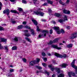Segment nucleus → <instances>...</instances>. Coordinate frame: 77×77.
<instances>
[{
  "label": "nucleus",
  "instance_id": "f257e3e1",
  "mask_svg": "<svg viewBox=\"0 0 77 77\" xmlns=\"http://www.w3.org/2000/svg\"><path fill=\"white\" fill-rule=\"evenodd\" d=\"M39 61H40V59L39 58H37L36 60H34L33 61H32L29 63V65L31 66H33L35 64H36V63H38V62H39Z\"/></svg>",
  "mask_w": 77,
  "mask_h": 77
},
{
  "label": "nucleus",
  "instance_id": "f03ea898",
  "mask_svg": "<svg viewBox=\"0 0 77 77\" xmlns=\"http://www.w3.org/2000/svg\"><path fill=\"white\" fill-rule=\"evenodd\" d=\"M75 60H73L71 64V66L72 67H73V68H74L75 69V72L76 74H77V66H76L74 65V64H75Z\"/></svg>",
  "mask_w": 77,
  "mask_h": 77
},
{
  "label": "nucleus",
  "instance_id": "7ed1b4c3",
  "mask_svg": "<svg viewBox=\"0 0 77 77\" xmlns=\"http://www.w3.org/2000/svg\"><path fill=\"white\" fill-rule=\"evenodd\" d=\"M42 34L41 35H39L38 37L39 38H41V37H45L46 36V34L48 33V31L47 30L43 31Z\"/></svg>",
  "mask_w": 77,
  "mask_h": 77
},
{
  "label": "nucleus",
  "instance_id": "20e7f679",
  "mask_svg": "<svg viewBox=\"0 0 77 77\" xmlns=\"http://www.w3.org/2000/svg\"><path fill=\"white\" fill-rule=\"evenodd\" d=\"M55 55L57 57H60V58H62V57L65 58L66 57V55L65 54H64L63 55H62L59 54L57 53H55Z\"/></svg>",
  "mask_w": 77,
  "mask_h": 77
},
{
  "label": "nucleus",
  "instance_id": "39448f33",
  "mask_svg": "<svg viewBox=\"0 0 77 77\" xmlns=\"http://www.w3.org/2000/svg\"><path fill=\"white\" fill-rule=\"evenodd\" d=\"M25 28L26 29H30V32H32L31 34H32V35H36V33L34 31L33 29H30V27L27 26H25Z\"/></svg>",
  "mask_w": 77,
  "mask_h": 77
},
{
  "label": "nucleus",
  "instance_id": "423d86ee",
  "mask_svg": "<svg viewBox=\"0 0 77 77\" xmlns=\"http://www.w3.org/2000/svg\"><path fill=\"white\" fill-rule=\"evenodd\" d=\"M3 12L4 14H7V16H8V18H10V16H9V14L10 13V11H9V10L8 9H6L5 10H4Z\"/></svg>",
  "mask_w": 77,
  "mask_h": 77
},
{
  "label": "nucleus",
  "instance_id": "0eeeda50",
  "mask_svg": "<svg viewBox=\"0 0 77 77\" xmlns=\"http://www.w3.org/2000/svg\"><path fill=\"white\" fill-rule=\"evenodd\" d=\"M58 41H59V38H56L53 41H50L48 44V45H51V44H53V43H55V42H57Z\"/></svg>",
  "mask_w": 77,
  "mask_h": 77
},
{
  "label": "nucleus",
  "instance_id": "6e6552de",
  "mask_svg": "<svg viewBox=\"0 0 77 77\" xmlns=\"http://www.w3.org/2000/svg\"><path fill=\"white\" fill-rule=\"evenodd\" d=\"M67 16L66 15L64 16V20L62 19H60V20H59V21L60 23H63V21H67L68 20V19L67 18Z\"/></svg>",
  "mask_w": 77,
  "mask_h": 77
},
{
  "label": "nucleus",
  "instance_id": "1a4fd4ad",
  "mask_svg": "<svg viewBox=\"0 0 77 77\" xmlns=\"http://www.w3.org/2000/svg\"><path fill=\"white\" fill-rule=\"evenodd\" d=\"M54 30L57 32V34H60V31L59 30V27L57 26H55L54 27Z\"/></svg>",
  "mask_w": 77,
  "mask_h": 77
},
{
  "label": "nucleus",
  "instance_id": "9d476101",
  "mask_svg": "<svg viewBox=\"0 0 77 77\" xmlns=\"http://www.w3.org/2000/svg\"><path fill=\"white\" fill-rule=\"evenodd\" d=\"M34 14H35L36 15H41V17H42L44 15V13H42V12H39L38 11H34Z\"/></svg>",
  "mask_w": 77,
  "mask_h": 77
},
{
  "label": "nucleus",
  "instance_id": "9b49d317",
  "mask_svg": "<svg viewBox=\"0 0 77 77\" xmlns=\"http://www.w3.org/2000/svg\"><path fill=\"white\" fill-rule=\"evenodd\" d=\"M77 32H75L72 34V36L70 37V39H74L77 37Z\"/></svg>",
  "mask_w": 77,
  "mask_h": 77
},
{
  "label": "nucleus",
  "instance_id": "f8f14e48",
  "mask_svg": "<svg viewBox=\"0 0 77 77\" xmlns=\"http://www.w3.org/2000/svg\"><path fill=\"white\" fill-rule=\"evenodd\" d=\"M68 66V64L66 63H63L61 65H60V68H66V66Z\"/></svg>",
  "mask_w": 77,
  "mask_h": 77
},
{
  "label": "nucleus",
  "instance_id": "ddd939ff",
  "mask_svg": "<svg viewBox=\"0 0 77 77\" xmlns=\"http://www.w3.org/2000/svg\"><path fill=\"white\" fill-rule=\"evenodd\" d=\"M68 74L69 77H72L71 76V75H72V76H74V77H75V73L72 72H69L68 73Z\"/></svg>",
  "mask_w": 77,
  "mask_h": 77
},
{
  "label": "nucleus",
  "instance_id": "4468645a",
  "mask_svg": "<svg viewBox=\"0 0 77 77\" xmlns=\"http://www.w3.org/2000/svg\"><path fill=\"white\" fill-rule=\"evenodd\" d=\"M52 47L54 48H56L57 50H61V48L58 47L57 45H52Z\"/></svg>",
  "mask_w": 77,
  "mask_h": 77
},
{
  "label": "nucleus",
  "instance_id": "2eb2a0df",
  "mask_svg": "<svg viewBox=\"0 0 77 77\" xmlns=\"http://www.w3.org/2000/svg\"><path fill=\"white\" fill-rule=\"evenodd\" d=\"M32 22L34 24L35 26H37V25H38V22L36 21V20H35L34 19H32Z\"/></svg>",
  "mask_w": 77,
  "mask_h": 77
},
{
  "label": "nucleus",
  "instance_id": "dca6fc26",
  "mask_svg": "<svg viewBox=\"0 0 77 77\" xmlns=\"http://www.w3.org/2000/svg\"><path fill=\"white\" fill-rule=\"evenodd\" d=\"M73 45L72 44H69L68 45H66V46L67 48H71L72 47Z\"/></svg>",
  "mask_w": 77,
  "mask_h": 77
},
{
  "label": "nucleus",
  "instance_id": "f3484780",
  "mask_svg": "<svg viewBox=\"0 0 77 77\" xmlns=\"http://www.w3.org/2000/svg\"><path fill=\"white\" fill-rule=\"evenodd\" d=\"M55 69L57 73H60V68L56 67Z\"/></svg>",
  "mask_w": 77,
  "mask_h": 77
},
{
  "label": "nucleus",
  "instance_id": "a211bd4d",
  "mask_svg": "<svg viewBox=\"0 0 77 77\" xmlns=\"http://www.w3.org/2000/svg\"><path fill=\"white\" fill-rule=\"evenodd\" d=\"M34 9L35 10V11H43V9H41L40 8H34Z\"/></svg>",
  "mask_w": 77,
  "mask_h": 77
},
{
  "label": "nucleus",
  "instance_id": "6ab92c4d",
  "mask_svg": "<svg viewBox=\"0 0 77 77\" xmlns=\"http://www.w3.org/2000/svg\"><path fill=\"white\" fill-rule=\"evenodd\" d=\"M1 42H6L7 41V39L5 38H1Z\"/></svg>",
  "mask_w": 77,
  "mask_h": 77
},
{
  "label": "nucleus",
  "instance_id": "aec40b11",
  "mask_svg": "<svg viewBox=\"0 0 77 77\" xmlns=\"http://www.w3.org/2000/svg\"><path fill=\"white\" fill-rule=\"evenodd\" d=\"M23 28V26L20 25L17 27V29H22Z\"/></svg>",
  "mask_w": 77,
  "mask_h": 77
},
{
  "label": "nucleus",
  "instance_id": "412c9836",
  "mask_svg": "<svg viewBox=\"0 0 77 77\" xmlns=\"http://www.w3.org/2000/svg\"><path fill=\"white\" fill-rule=\"evenodd\" d=\"M25 39H26V41H28V42H31V40L29 38H27V37H26L25 38Z\"/></svg>",
  "mask_w": 77,
  "mask_h": 77
},
{
  "label": "nucleus",
  "instance_id": "4be33fe9",
  "mask_svg": "<svg viewBox=\"0 0 77 77\" xmlns=\"http://www.w3.org/2000/svg\"><path fill=\"white\" fill-rule=\"evenodd\" d=\"M64 75L63 73H61L59 75H58V77H63Z\"/></svg>",
  "mask_w": 77,
  "mask_h": 77
},
{
  "label": "nucleus",
  "instance_id": "5701e85b",
  "mask_svg": "<svg viewBox=\"0 0 77 77\" xmlns=\"http://www.w3.org/2000/svg\"><path fill=\"white\" fill-rule=\"evenodd\" d=\"M17 49V47L16 46H14L12 48V50H16Z\"/></svg>",
  "mask_w": 77,
  "mask_h": 77
},
{
  "label": "nucleus",
  "instance_id": "b1692460",
  "mask_svg": "<svg viewBox=\"0 0 77 77\" xmlns=\"http://www.w3.org/2000/svg\"><path fill=\"white\" fill-rule=\"evenodd\" d=\"M37 31H38V32H41V31H42V30L39 29V27L38 26H37Z\"/></svg>",
  "mask_w": 77,
  "mask_h": 77
},
{
  "label": "nucleus",
  "instance_id": "393cba45",
  "mask_svg": "<svg viewBox=\"0 0 77 77\" xmlns=\"http://www.w3.org/2000/svg\"><path fill=\"white\" fill-rule=\"evenodd\" d=\"M25 36L26 37H29V36H30L31 35L29 33H28V34H25Z\"/></svg>",
  "mask_w": 77,
  "mask_h": 77
},
{
  "label": "nucleus",
  "instance_id": "a878e982",
  "mask_svg": "<svg viewBox=\"0 0 77 77\" xmlns=\"http://www.w3.org/2000/svg\"><path fill=\"white\" fill-rule=\"evenodd\" d=\"M12 13H14L15 14H16V13H17V11L15 10H11L10 11Z\"/></svg>",
  "mask_w": 77,
  "mask_h": 77
},
{
  "label": "nucleus",
  "instance_id": "bb28decb",
  "mask_svg": "<svg viewBox=\"0 0 77 77\" xmlns=\"http://www.w3.org/2000/svg\"><path fill=\"white\" fill-rule=\"evenodd\" d=\"M18 37H16L14 38V40L16 42V41H18Z\"/></svg>",
  "mask_w": 77,
  "mask_h": 77
},
{
  "label": "nucleus",
  "instance_id": "cd10ccee",
  "mask_svg": "<svg viewBox=\"0 0 77 77\" xmlns=\"http://www.w3.org/2000/svg\"><path fill=\"white\" fill-rule=\"evenodd\" d=\"M36 68L38 69H42V68L41 66H36Z\"/></svg>",
  "mask_w": 77,
  "mask_h": 77
},
{
  "label": "nucleus",
  "instance_id": "c85d7f7f",
  "mask_svg": "<svg viewBox=\"0 0 77 77\" xmlns=\"http://www.w3.org/2000/svg\"><path fill=\"white\" fill-rule=\"evenodd\" d=\"M55 15L56 16V17H60V14H59L58 13H55Z\"/></svg>",
  "mask_w": 77,
  "mask_h": 77
},
{
  "label": "nucleus",
  "instance_id": "c756f323",
  "mask_svg": "<svg viewBox=\"0 0 77 77\" xmlns=\"http://www.w3.org/2000/svg\"><path fill=\"white\" fill-rule=\"evenodd\" d=\"M42 59H43V60L45 62H46V61H47V58L46 57H43L42 58Z\"/></svg>",
  "mask_w": 77,
  "mask_h": 77
},
{
  "label": "nucleus",
  "instance_id": "7c9ffc66",
  "mask_svg": "<svg viewBox=\"0 0 77 77\" xmlns=\"http://www.w3.org/2000/svg\"><path fill=\"white\" fill-rule=\"evenodd\" d=\"M4 30H5V29H4L3 27H2L1 26H0V31Z\"/></svg>",
  "mask_w": 77,
  "mask_h": 77
},
{
  "label": "nucleus",
  "instance_id": "2f4dec72",
  "mask_svg": "<svg viewBox=\"0 0 77 77\" xmlns=\"http://www.w3.org/2000/svg\"><path fill=\"white\" fill-rule=\"evenodd\" d=\"M1 42H0V43ZM3 49V46L1 44H0V49Z\"/></svg>",
  "mask_w": 77,
  "mask_h": 77
},
{
  "label": "nucleus",
  "instance_id": "473e14b6",
  "mask_svg": "<svg viewBox=\"0 0 77 77\" xmlns=\"http://www.w3.org/2000/svg\"><path fill=\"white\" fill-rule=\"evenodd\" d=\"M48 2V3H50V4H51H51H52V3H53V2H52L50 1L49 0H48L47 1Z\"/></svg>",
  "mask_w": 77,
  "mask_h": 77
},
{
  "label": "nucleus",
  "instance_id": "72a5a7b5",
  "mask_svg": "<svg viewBox=\"0 0 77 77\" xmlns=\"http://www.w3.org/2000/svg\"><path fill=\"white\" fill-rule=\"evenodd\" d=\"M59 3L60 4H61V5H64V4L63 3L62 1H61V0L59 1Z\"/></svg>",
  "mask_w": 77,
  "mask_h": 77
},
{
  "label": "nucleus",
  "instance_id": "f704fd0d",
  "mask_svg": "<svg viewBox=\"0 0 77 77\" xmlns=\"http://www.w3.org/2000/svg\"><path fill=\"white\" fill-rule=\"evenodd\" d=\"M61 32L62 33H65V31L64 30H63V29H61Z\"/></svg>",
  "mask_w": 77,
  "mask_h": 77
},
{
  "label": "nucleus",
  "instance_id": "c9c22d12",
  "mask_svg": "<svg viewBox=\"0 0 77 77\" xmlns=\"http://www.w3.org/2000/svg\"><path fill=\"white\" fill-rule=\"evenodd\" d=\"M67 12V11H66V10L64 9L63 10V13H64V14H66Z\"/></svg>",
  "mask_w": 77,
  "mask_h": 77
},
{
  "label": "nucleus",
  "instance_id": "e433bc0d",
  "mask_svg": "<svg viewBox=\"0 0 77 77\" xmlns=\"http://www.w3.org/2000/svg\"><path fill=\"white\" fill-rule=\"evenodd\" d=\"M42 65L43 66H44L45 67L46 66H47V64L45 63H42Z\"/></svg>",
  "mask_w": 77,
  "mask_h": 77
},
{
  "label": "nucleus",
  "instance_id": "4c0bfd02",
  "mask_svg": "<svg viewBox=\"0 0 77 77\" xmlns=\"http://www.w3.org/2000/svg\"><path fill=\"white\" fill-rule=\"evenodd\" d=\"M2 3L0 2V10L2 9Z\"/></svg>",
  "mask_w": 77,
  "mask_h": 77
},
{
  "label": "nucleus",
  "instance_id": "58836bf2",
  "mask_svg": "<svg viewBox=\"0 0 77 77\" xmlns=\"http://www.w3.org/2000/svg\"><path fill=\"white\" fill-rule=\"evenodd\" d=\"M22 60H23V61L24 62H26V59H25V58H23L22 59Z\"/></svg>",
  "mask_w": 77,
  "mask_h": 77
},
{
  "label": "nucleus",
  "instance_id": "ea45409f",
  "mask_svg": "<svg viewBox=\"0 0 77 77\" xmlns=\"http://www.w3.org/2000/svg\"><path fill=\"white\" fill-rule=\"evenodd\" d=\"M52 12V11L51 9H49L48 11V13H51V12Z\"/></svg>",
  "mask_w": 77,
  "mask_h": 77
},
{
  "label": "nucleus",
  "instance_id": "a19ab883",
  "mask_svg": "<svg viewBox=\"0 0 77 77\" xmlns=\"http://www.w3.org/2000/svg\"><path fill=\"white\" fill-rule=\"evenodd\" d=\"M42 55L43 56H46V54L44 52H43L42 53Z\"/></svg>",
  "mask_w": 77,
  "mask_h": 77
},
{
  "label": "nucleus",
  "instance_id": "79ce46f5",
  "mask_svg": "<svg viewBox=\"0 0 77 77\" xmlns=\"http://www.w3.org/2000/svg\"><path fill=\"white\" fill-rule=\"evenodd\" d=\"M18 9L19 11H23V9L21 8H19Z\"/></svg>",
  "mask_w": 77,
  "mask_h": 77
},
{
  "label": "nucleus",
  "instance_id": "37998d69",
  "mask_svg": "<svg viewBox=\"0 0 77 77\" xmlns=\"http://www.w3.org/2000/svg\"><path fill=\"white\" fill-rule=\"evenodd\" d=\"M10 71L11 72H14V69H10Z\"/></svg>",
  "mask_w": 77,
  "mask_h": 77
},
{
  "label": "nucleus",
  "instance_id": "c03bdc74",
  "mask_svg": "<svg viewBox=\"0 0 77 77\" xmlns=\"http://www.w3.org/2000/svg\"><path fill=\"white\" fill-rule=\"evenodd\" d=\"M5 49L6 50H7V51H8V47L6 46L5 47Z\"/></svg>",
  "mask_w": 77,
  "mask_h": 77
},
{
  "label": "nucleus",
  "instance_id": "a18cd8bd",
  "mask_svg": "<svg viewBox=\"0 0 77 77\" xmlns=\"http://www.w3.org/2000/svg\"><path fill=\"white\" fill-rule=\"evenodd\" d=\"M49 32L51 34H52V33H53V30L51 29L50 31Z\"/></svg>",
  "mask_w": 77,
  "mask_h": 77
},
{
  "label": "nucleus",
  "instance_id": "49530a36",
  "mask_svg": "<svg viewBox=\"0 0 77 77\" xmlns=\"http://www.w3.org/2000/svg\"><path fill=\"white\" fill-rule=\"evenodd\" d=\"M34 1V4H36V2H37V0H33Z\"/></svg>",
  "mask_w": 77,
  "mask_h": 77
},
{
  "label": "nucleus",
  "instance_id": "de8ad7c7",
  "mask_svg": "<svg viewBox=\"0 0 77 77\" xmlns=\"http://www.w3.org/2000/svg\"><path fill=\"white\" fill-rule=\"evenodd\" d=\"M66 14H70V11H67Z\"/></svg>",
  "mask_w": 77,
  "mask_h": 77
},
{
  "label": "nucleus",
  "instance_id": "09e8293b",
  "mask_svg": "<svg viewBox=\"0 0 77 77\" xmlns=\"http://www.w3.org/2000/svg\"><path fill=\"white\" fill-rule=\"evenodd\" d=\"M22 2L23 3H24L25 4H26V3H27V2H26V1L25 0L23 1Z\"/></svg>",
  "mask_w": 77,
  "mask_h": 77
},
{
  "label": "nucleus",
  "instance_id": "8fccbe9b",
  "mask_svg": "<svg viewBox=\"0 0 77 77\" xmlns=\"http://www.w3.org/2000/svg\"><path fill=\"white\" fill-rule=\"evenodd\" d=\"M66 28L67 29H70L71 28V27H70V26H68L66 27Z\"/></svg>",
  "mask_w": 77,
  "mask_h": 77
},
{
  "label": "nucleus",
  "instance_id": "3c124183",
  "mask_svg": "<svg viewBox=\"0 0 77 77\" xmlns=\"http://www.w3.org/2000/svg\"><path fill=\"white\" fill-rule=\"evenodd\" d=\"M45 73H46L47 75H49L50 74H49V73L47 71H45Z\"/></svg>",
  "mask_w": 77,
  "mask_h": 77
},
{
  "label": "nucleus",
  "instance_id": "603ef678",
  "mask_svg": "<svg viewBox=\"0 0 77 77\" xmlns=\"http://www.w3.org/2000/svg\"><path fill=\"white\" fill-rule=\"evenodd\" d=\"M10 1L11 2H14L16 1V0H10Z\"/></svg>",
  "mask_w": 77,
  "mask_h": 77
},
{
  "label": "nucleus",
  "instance_id": "864d4df0",
  "mask_svg": "<svg viewBox=\"0 0 77 77\" xmlns=\"http://www.w3.org/2000/svg\"><path fill=\"white\" fill-rule=\"evenodd\" d=\"M69 0H66V3H67V4H68V3H69Z\"/></svg>",
  "mask_w": 77,
  "mask_h": 77
},
{
  "label": "nucleus",
  "instance_id": "5fc2aeb1",
  "mask_svg": "<svg viewBox=\"0 0 77 77\" xmlns=\"http://www.w3.org/2000/svg\"><path fill=\"white\" fill-rule=\"evenodd\" d=\"M43 6H47V3H44L43 5Z\"/></svg>",
  "mask_w": 77,
  "mask_h": 77
},
{
  "label": "nucleus",
  "instance_id": "6e6d98bb",
  "mask_svg": "<svg viewBox=\"0 0 77 77\" xmlns=\"http://www.w3.org/2000/svg\"><path fill=\"white\" fill-rule=\"evenodd\" d=\"M42 21H43V22H45V21H46V20L45 19H42Z\"/></svg>",
  "mask_w": 77,
  "mask_h": 77
},
{
  "label": "nucleus",
  "instance_id": "4d7b16f0",
  "mask_svg": "<svg viewBox=\"0 0 77 77\" xmlns=\"http://www.w3.org/2000/svg\"><path fill=\"white\" fill-rule=\"evenodd\" d=\"M48 67L50 68H51L52 67V65H48Z\"/></svg>",
  "mask_w": 77,
  "mask_h": 77
},
{
  "label": "nucleus",
  "instance_id": "13d9d810",
  "mask_svg": "<svg viewBox=\"0 0 77 77\" xmlns=\"http://www.w3.org/2000/svg\"><path fill=\"white\" fill-rule=\"evenodd\" d=\"M11 23H13V24H14V23H15V21H12L11 20Z\"/></svg>",
  "mask_w": 77,
  "mask_h": 77
},
{
  "label": "nucleus",
  "instance_id": "bf43d9fd",
  "mask_svg": "<svg viewBox=\"0 0 77 77\" xmlns=\"http://www.w3.org/2000/svg\"><path fill=\"white\" fill-rule=\"evenodd\" d=\"M51 23H53V24H56V22L54 21H52L51 22Z\"/></svg>",
  "mask_w": 77,
  "mask_h": 77
},
{
  "label": "nucleus",
  "instance_id": "052dcab7",
  "mask_svg": "<svg viewBox=\"0 0 77 77\" xmlns=\"http://www.w3.org/2000/svg\"><path fill=\"white\" fill-rule=\"evenodd\" d=\"M24 33H26V32H29V31H28V30H25L24 31Z\"/></svg>",
  "mask_w": 77,
  "mask_h": 77
},
{
  "label": "nucleus",
  "instance_id": "680f3d73",
  "mask_svg": "<svg viewBox=\"0 0 77 77\" xmlns=\"http://www.w3.org/2000/svg\"><path fill=\"white\" fill-rule=\"evenodd\" d=\"M26 22H23V24H26Z\"/></svg>",
  "mask_w": 77,
  "mask_h": 77
},
{
  "label": "nucleus",
  "instance_id": "e2e57ef3",
  "mask_svg": "<svg viewBox=\"0 0 77 77\" xmlns=\"http://www.w3.org/2000/svg\"><path fill=\"white\" fill-rule=\"evenodd\" d=\"M54 68H52L51 69V71H54Z\"/></svg>",
  "mask_w": 77,
  "mask_h": 77
},
{
  "label": "nucleus",
  "instance_id": "0e129e2a",
  "mask_svg": "<svg viewBox=\"0 0 77 77\" xmlns=\"http://www.w3.org/2000/svg\"><path fill=\"white\" fill-rule=\"evenodd\" d=\"M59 45H63V44L60 43H59Z\"/></svg>",
  "mask_w": 77,
  "mask_h": 77
},
{
  "label": "nucleus",
  "instance_id": "69168bd1",
  "mask_svg": "<svg viewBox=\"0 0 77 77\" xmlns=\"http://www.w3.org/2000/svg\"><path fill=\"white\" fill-rule=\"evenodd\" d=\"M39 71H38L37 70L36 72V73L37 74H38V73H39Z\"/></svg>",
  "mask_w": 77,
  "mask_h": 77
},
{
  "label": "nucleus",
  "instance_id": "338daca9",
  "mask_svg": "<svg viewBox=\"0 0 77 77\" xmlns=\"http://www.w3.org/2000/svg\"><path fill=\"white\" fill-rule=\"evenodd\" d=\"M56 75H55V74H53V75H52V77H55V76Z\"/></svg>",
  "mask_w": 77,
  "mask_h": 77
},
{
  "label": "nucleus",
  "instance_id": "774afa93",
  "mask_svg": "<svg viewBox=\"0 0 77 77\" xmlns=\"http://www.w3.org/2000/svg\"><path fill=\"white\" fill-rule=\"evenodd\" d=\"M48 56H51V55L50 53H48Z\"/></svg>",
  "mask_w": 77,
  "mask_h": 77
}]
</instances>
